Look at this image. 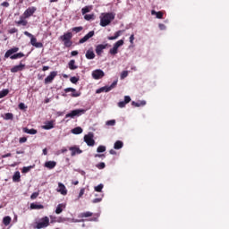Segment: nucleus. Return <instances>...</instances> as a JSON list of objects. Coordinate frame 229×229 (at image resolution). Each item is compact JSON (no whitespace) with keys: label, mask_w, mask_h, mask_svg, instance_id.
I'll list each match as a JSON object with an SVG mask.
<instances>
[{"label":"nucleus","mask_w":229,"mask_h":229,"mask_svg":"<svg viewBox=\"0 0 229 229\" xmlns=\"http://www.w3.org/2000/svg\"><path fill=\"white\" fill-rule=\"evenodd\" d=\"M114 19H115V13H102L100 16V26H102V28H105L110 25Z\"/></svg>","instance_id":"1"},{"label":"nucleus","mask_w":229,"mask_h":229,"mask_svg":"<svg viewBox=\"0 0 229 229\" xmlns=\"http://www.w3.org/2000/svg\"><path fill=\"white\" fill-rule=\"evenodd\" d=\"M19 51V47H13L6 51L4 54V58H11V60H17L19 58H22L24 56V54L22 52L17 53ZM14 54V55H13Z\"/></svg>","instance_id":"2"},{"label":"nucleus","mask_w":229,"mask_h":229,"mask_svg":"<svg viewBox=\"0 0 229 229\" xmlns=\"http://www.w3.org/2000/svg\"><path fill=\"white\" fill-rule=\"evenodd\" d=\"M61 40L64 42L65 47H71L72 46V41H71V38H72V33L67 32L64 33L63 36L60 37Z\"/></svg>","instance_id":"3"},{"label":"nucleus","mask_w":229,"mask_h":229,"mask_svg":"<svg viewBox=\"0 0 229 229\" xmlns=\"http://www.w3.org/2000/svg\"><path fill=\"white\" fill-rule=\"evenodd\" d=\"M85 112H87V110H85V109H75V110H72V112L68 113L65 115V119H69V117L71 119H74V117H80V115H83V114H85Z\"/></svg>","instance_id":"4"},{"label":"nucleus","mask_w":229,"mask_h":229,"mask_svg":"<svg viewBox=\"0 0 229 229\" xmlns=\"http://www.w3.org/2000/svg\"><path fill=\"white\" fill-rule=\"evenodd\" d=\"M117 86V81H114L110 86H104L96 90V94H101V92H110V90L115 89Z\"/></svg>","instance_id":"5"},{"label":"nucleus","mask_w":229,"mask_h":229,"mask_svg":"<svg viewBox=\"0 0 229 229\" xmlns=\"http://www.w3.org/2000/svg\"><path fill=\"white\" fill-rule=\"evenodd\" d=\"M47 226H49V217L45 216L40 219V222L37 223L35 228L42 229V228H47Z\"/></svg>","instance_id":"6"},{"label":"nucleus","mask_w":229,"mask_h":229,"mask_svg":"<svg viewBox=\"0 0 229 229\" xmlns=\"http://www.w3.org/2000/svg\"><path fill=\"white\" fill-rule=\"evenodd\" d=\"M93 80H101V78L105 77V72L101 69L94 70L91 73Z\"/></svg>","instance_id":"7"},{"label":"nucleus","mask_w":229,"mask_h":229,"mask_svg":"<svg viewBox=\"0 0 229 229\" xmlns=\"http://www.w3.org/2000/svg\"><path fill=\"white\" fill-rule=\"evenodd\" d=\"M84 142H86L88 146H94L96 144V141L94 140V134L89 132L88 135H85Z\"/></svg>","instance_id":"8"},{"label":"nucleus","mask_w":229,"mask_h":229,"mask_svg":"<svg viewBox=\"0 0 229 229\" xmlns=\"http://www.w3.org/2000/svg\"><path fill=\"white\" fill-rule=\"evenodd\" d=\"M58 75L57 72H51L50 74L45 79V84L53 83V80Z\"/></svg>","instance_id":"9"},{"label":"nucleus","mask_w":229,"mask_h":229,"mask_svg":"<svg viewBox=\"0 0 229 229\" xmlns=\"http://www.w3.org/2000/svg\"><path fill=\"white\" fill-rule=\"evenodd\" d=\"M69 150L72 152V157H76V155H81V153H83V150L80 149L77 146L70 147Z\"/></svg>","instance_id":"10"},{"label":"nucleus","mask_w":229,"mask_h":229,"mask_svg":"<svg viewBox=\"0 0 229 229\" xmlns=\"http://www.w3.org/2000/svg\"><path fill=\"white\" fill-rule=\"evenodd\" d=\"M56 191L57 192H60V194H62L63 196H67V188H65V185H64V183L59 182Z\"/></svg>","instance_id":"11"},{"label":"nucleus","mask_w":229,"mask_h":229,"mask_svg":"<svg viewBox=\"0 0 229 229\" xmlns=\"http://www.w3.org/2000/svg\"><path fill=\"white\" fill-rule=\"evenodd\" d=\"M94 36V30L89 31L88 34H86L82 38L80 39L79 44H85L87 40L89 38H92Z\"/></svg>","instance_id":"12"},{"label":"nucleus","mask_w":229,"mask_h":229,"mask_svg":"<svg viewBox=\"0 0 229 229\" xmlns=\"http://www.w3.org/2000/svg\"><path fill=\"white\" fill-rule=\"evenodd\" d=\"M24 67H26V64H22L21 63L19 65H15L11 69V72H19L21 71H24Z\"/></svg>","instance_id":"13"},{"label":"nucleus","mask_w":229,"mask_h":229,"mask_svg":"<svg viewBox=\"0 0 229 229\" xmlns=\"http://www.w3.org/2000/svg\"><path fill=\"white\" fill-rule=\"evenodd\" d=\"M108 47V44H106V45H98L96 47V53L97 55H101L103 53V49H106V47Z\"/></svg>","instance_id":"14"},{"label":"nucleus","mask_w":229,"mask_h":229,"mask_svg":"<svg viewBox=\"0 0 229 229\" xmlns=\"http://www.w3.org/2000/svg\"><path fill=\"white\" fill-rule=\"evenodd\" d=\"M36 11H37V9H36L35 7L28 8V9L24 12V15H25L26 18L31 17V15H33Z\"/></svg>","instance_id":"15"},{"label":"nucleus","mask_w":229,"mask_h":229,"mask_svg":"<svg viewBox=\"0 0 229 229\" xmlns=\"http://www.w3.org/2000/svg\"><path fill=\"white\" fill-rule=\"evenodd\" d=\"M86 58L88 60H94L96 58V54H94V51L89 49L86 52Z\"/></svg>","instance_id":"16"},{"label":"nucleus","mask_w":229,"mask_h":229,"mask_svg":"<svg viewBox=\"0 0 229 229\" xmlns=\"http://www.w3.org/2000/svg\"><path fill=\"white\" fill-rule=\"evenodd\" d=\"M45 167H47V169H55V167H56V162L55 161L46 162Z\"/></svg>","instance_id":"17"},{"label":"nucleus","mask_w":229,"mask_h":229,"mask_svg":"<svg viewBox=\"0 0 229 229\" xmlns=\"http://www.w3.org/2000/svg\"><path fill=\"white\" fill-rule=\"evenodd\" d=\"M42 128L43 130H53V128H55L53 121L47 122L45 125L42 126Z\"/></svg>","instance_id":"18"},{"label":"nucleus","mask_w":229,"mask_h":229,"mask_svg":"<svg viewBox=\"0 0 229 229\" xmlns=\"http://www.w3.org/2000/svg\"><path fill=\"white\" fill-rule=\"evenodd\" d=\"M30 208L31 210H42V208H44V206L41 204L31 203Z\"/></svg>","instance_id":"19"},{"label":"nucleus","mask_w":229,"mask_h":229,"mask_svg":"<svg viewBox=\"0 0 229 229\" xmlns=\"http://www.w3.org/2000/svg\"><path fill=\"white\" fill-rule=\"evenodd\" d=\"M121 35H123V30H118L114 33V36L108 37L107 38L108 40H117Z\"/></svg>","instance_id":"20"},{"label":"nucleus","mask_w":229,"mask_h":229,"mask_svg":"<svg viewBox=\"0 0 229 229\" xmlns=\"http://www.w3.org/2000/svg\"><path fill=\"white\" fill-rule=\"evenodd\" d=\"M64 208H65V204H58L55 208V214H62V212H64Z\"/></svg>","instance_id":"21"},{"label":"nucleus","mask_w":229,"mask_h":229,"mask_svg":"<svg viewBox=\"0 0 229 229\" xmlns=\"http://www.w3.org/2000/svg\"><path fill=\"white\" fill-rule=\"evenodd\" d=\"M145 105H146V100H140L139 102H135V101L131 102V106H132L139 107V106H145Z\"/></svg>","instance_id":"22"},{"label":"nucleus","mask_w":229,"mask_h":229,"mask_svg":"<svg viewBox=\"0 0 229 229\" xmlns=\"http://www.w3.org/2000/svg\"><path fill=\"white\" fill-rule=\"evenodd\" d=\"M75 64H76V61L74 60H71L68 63V67L69 69H71V71H75V69H78V66Z\"/></svg>","instance_id":"23"},{"label":"nucleus","mask_w":229,"mask_h":229,"mask_svg":"<svg viewBox=\"0 0 229 229\" xmlns=\"http://www.w3.org/2000/svg\"><path fill=\"white\" fill-rule=\"evenodd\" d=\"M24 133H28L29 135H37V130L35 129H28V128H23Z\"/></svg>","instance_id":"24"},{"label":"nucleus","mask_w":229,"mask_h":229,"mask_svg":"<svg viewBox=\"0 0 229 229\" xmlns=\"http://www.w3.org/2000/svg\"><path fill=\"white\" fill-rule=\"evenodd\" d=\"M13 182H21V172L17 171L13 176Z\"/></svg>","instance_id":"25"},{"label":"nucleus","mask_w":229,"mask_h":229,"mask_svg":"<svg viewBox=\"0 0 229 229\" xmlns=\"http://www.w3.org/2000/svg\"><path fill=\"white\" fill-rule=\"evenodd\" d=\"M72 133H73V135H80V133H83V129H81V127H75L72 130Z\"/></svg>","instance_id":"26"},{"label":"nucleus","mask_w":229,"mask_h":229,"mask_svg":"<svg viewBox=\"0 0 229 229\" xmlns=\"http://www.w3.org/2000/svg\"><path fill=\"white\" fill-rule=\"evenodd\" d=\"M92 216H93L92 212L87 211V212H84V213H81L79 215V217H92Z\"/></svg>","instance_id":"27"},{"label":"nucleus","mask_w":229,"mask_h":229,"mask_svg":"<svg viewBox=\"0 0 229 229\" xmlns=\"http://www.w3.org/2000/svg\"><path fill=\"white\" fill-rule=\"evenodd\" d=\"M3 223L4 225V226H8V225H10V223H12V217L10 216H4L3 219Z\"/></svg>","instance_id":"28"},{"label":"nucleus","mask_w":229,"mask_h":229,"mask_svg":"<svg viewBox=\"0 0 229 229\" xmlns=\"http://www.w3.org/2000/svg\"><path fill=\"white\" fill-rule=\"evenodd\" d=\"M123 141L117 140V141H115L114 148V149H121L123 148Z\"/></svg>","instance_id":"29"},{"label":"nucleus","mask_w":229,"mask_h":229,"mask_svg":"<svg viewBox=\"0 0 229 229\" xmlns=\"http://www.w3.org/2000/svg\"><path fill=\"white\" fill-rule=\"evenodd\" d=\"M4 119L5 121H13V114H12V113L5 114Z\"/></svg>","instance_id":"30"},{"label":"nucleus","mask_w":229,"mask_h":229,"mask_svg":"<svg viewBox=\"0 0 229 229\" xmlns=\"http://www.w3.org/2000/svg\"><path fill=\"white\" fill-rule=\"evenodd\" d=\"M10 90L8 89H3L2 91H0V99H2V98H6V96H8Z\"/></svg>","instance_id":"31"},{"label":"nucleus","mask_w":229,"mask_h":229,"mask_svg":"<svg viewBox=\"0 0 229 229\" xmlns=\"http://www.w3.org/2000/svg\"><path fill=\"white\" fill-rule=\"evenodd\" d=\"M105 151H106V147L103 145L98 146V148H97L98 153H105Z\"/></svg>","instance_id":"32"},{"label":"nucleus","mask_w":229,"mask_h":229,"mask_svg":"<svg viewBox=\"0 0 229 229\" xmlns=\"http://www.w3.org/2000/svg\"><path fill=\"white\" fill-rule=\"evenodd\" d=\"M118 49V47L114 46L113 48L109 50L110 55H117V53H119Z\"/></svg>","instance_id":"33"},{"label":"nucleus","mask_w":229,"mask_h":229,"mask_svg":"<svg viewBox=\"0 0 229 229\" xmlns=\"http://www.w3.org/2000/svg\"><path fill=\"white\" fill-rule=\"evenodd\" d=\"M123 45H124V40L120 39L116 43H114V46L116 47L119 49L121 47V46H123Z\"/></svg>","instance_id":"34"},{"label":"nucleus","mask_w":229,"mask_h":229,"mask_svg":"<svg viewBox=\"0 0 229 229\" xmlns=\"http://www.w3.org/2000/svg\"><path fill=\"white\" fill-rule=\"evenodd\" d=\"M90 6H85L84 8L81 9V13L82 15H85V13H89L90 12Z\"/></svg>","instance_id":"35"},{"label":"nucleus","mask_w":229,"mask_h":229,"mask_svg":"<svg viewBox=\"0 0 229 229\" xmlns=\"http://www.w3.org/2000/svg\"><path fill=\"white\" fill-rule=\"evenodd\" d=\"M104 185L102 183L98 184V186H95L96 192H101L103 191Z\"/></svg>","instance_id":"36"},{"label":"nucleus","mask_w":229,"mask_h":229,"mask_svg":"<svg viewBox=\"0 0 229 229\" xmlns=\"http://www.w3.org/2000/svg\"><path fill=\"white\" fill-rule=\"evenodd\" d=\"M128 74H129V72H128V71H123V72H122L121 76H120V79H121V80H124V78H128Z\"/></svg>","instance_id":"37"},{"label":"nucleus","mask_w":229,"mask_h":229,"mask_svg":"<svg viewBox=\"0 0 229 229\" xmlns=\"http://www.w3.org/2000/svg\"><path fill=\"white\" fill-rule=\"evenodd\" d=\"M96 167L98 169H105V167H106V165L104 162H101V163L97 164Z\"/></svg>","instance_id":"38"},{"label":"nucleus","mask_w":229,"mask_h":229,"mask_svg":"<svg viewBox=\"0 0 229 229\" xmlns=\"http://www.w3.org/2000/svg\"><path fill=\"white\" fill-rule=\"evenodd\" d=\"M70 218H65V217H58L56 222L57 223H65V221H69Z\"/></svg>","instance_id":"39"},{"label":"nucleus","mask_w":229,"mask_h":229,"mask_svg":"<svg viewBox=\"0 0 229 229\" xmlns=\"http://www.w3.org/2000/svg\"><path fill=\"white\" fill-rule=\"evenodd\" d=\"M106 126H115V120H109L106 123Z\"/></svg>","instance_id":"40"},{"label":"nucleus","mask_w":229,"mask_h":229,"mask_svg":"<svg viewBox=\"0 0 229 229\" xmlns=\"http://www.w3.org/2000/svg\"><path fill=\"white\" fill-rule=\"evenodd\" d=\"M32 168L33 166H24L22 168V173H30V171H31Z\"/></svg>","instance_id":"41"},{"label":"nucleus","mask_w":229,"mask_h":229,"mask_svg":"<svg viewBox=\"0 0 229 229\" xmlns=\"http://www.w3.org/2000/svg\"><path fill=\"white\" fill-rule=\"evenodd\" d=\"M84 19H85L86 21H91V19H94V14H86V15L84 16Z\"/></svg>","instance_id":"42"},{"label":"nucleus","mask_w":229,"mask_h":229,"mask_svg":"<svg viewBox=\"0 0 229 229\" xmlns=\"http://www.w3.org/2000/svg\"><path fill=\"white\" fill-rule=\"evenodd\" d=\"M71 96L72 98H80V96H81V93L75 91V92H72Z\"/></svg>","instance_id":"43"},{"label":"nucleus","mask_w":229,"mask_h":229,"mask_svg":"<svg viewBox=\"0 0 229 229\" xmlns=\"http://www.w3.org/2000/svg\"><path fill=\"white\" fill-rule=\"evenodd\" d=\"M83 30V27H74L72 29V31H75V33H80Z\"/></svg>","instance_id":"44"},{"label":"nucleus","mask_w":229,"mask_h":229,"mask_svg":"<svg viewBox=\"0 0 229 229\" xmlns=\"http://www.w3.org/2000/svg\"><path fill=\"white\" fill-rule=\"evenodd\" d=\"M70 81H72V83L76 84V83H78V81H80V79L77 78V77H72L70 79Z\"/></svg>","instance_id":"45"},{"label":"nucleus","mask_w":229,"mask_h":229,"mask_svg":"<svg viewBox=\"0 0 229 229\" xmlns=\"http://www.w3.org/2000/svg\"><path fill=\"white\" fill-rule=\"evenodd\" d=\"M72 223H83L85 221V219H81V220H78V219H74V218H70V220Z\"/></svg>","instance_id":"46"},{"label":"nucleus","mask_w":229,"mask_h":229,"mask_svg":"<svg viewBox=\"0 0 229 229\" xmlns=\"http://www.w3.org/2000/svg\"><path fill=\"white\" fill-rule=\"evenodd\" d=\"M17 24L19 25L21 24V26H26V24H28V21L24 20H20L19 21H17Z\"/></svg>","instance_id":"47"},{"label":"nucleus","mask_w":229,"mask_h":229,"mask_svg":"<svg viewBox=\"0 0 229 229\" xmlns=\"http://www.w3.org/2000/svg\"><path fill=\"white\" fill-rule=\"evenodd\" d=\"M19 108H20V110H26V108H28V107L26 106V105L24 103H20Z\"/></svg>","instance_id":"48"},{"label":"nucleus","mask_w":229,"mask_h":229,"mask_svg":"<svg viewBox=\"0 0 229 229\" xmlns=\"http://www.w3.org/2000/svg\"><path fill=\"white\" fill-rule=\"evenodd\" d=\"M64 92H76V89L74 88H66Z\"/></svg>","instance_id":"49"},{"label":"nucleus","mask_w":229,"mask_h":229,"mask_svg":"<svg viewBox=\"0 0 229 229\" xmlns=\"http://www.w3.org/2000/svg\"><path fill=\"white\" fill-rule=\"evenodd\" d=\"M36 43H37V38H35V37L30 38L31 46H35Z\"/></svg>","instance_id":"50"},{"label":"nucleus","mask_w":229,"mask_h":229,"mask_svg":"<svg viewBox=\"0 0 229 229\" xmlns=\"http://www.w3.org/2000/svg\"><path fill=\"white\" fill-rule=\"evenodd\" d=\"M38 198V192H34L30 196V199H37Z\"/></svg>","instance_id":"51"},{"label":"nucleus","mask_w":229,"mask_h":229,"mask_svg":"<svg viewBox=\"0 0 229 229\" xmlns=\"http://www.w3.org/2000/svg\"><path fill=\"white\" fill-rule=\"evenodd\" d=\"M118 106H119V108H124V106H126V102H124V101L119 102Z\"/></svg>","instance_id":"52"},{"label":"nucleus","mask_w":229,"mask_h":229,"mask_svg":"<svg viewBox=\"0 0 229 229\" xmlns=\"http://www.w3.org/2000/svg\"><path fill=\"white\" fill-rule=\"evenodd\" d=\"M103 201V198H97L92 200V203H101Z\"/></svg>","instance_id":"53"},{"label":"nucleus","mask_w":229,"mask_h":229,"mask_svg":"<svg viewBox=\"0 0 229 229\" xmlns=\"http://www.w3.org/2000/svg\"><path fill=\"white\" fill-rule=\"evenodd\" d=\"M156 17L157 19H162V17H164V13H162V12H157L156 13Z\"/></svg>","instance_id":"54"},{"label":"nucleus","mask_w":229,"mask_h":229,"mask_svg":"<svg viewBox=\"0 0 229 229\" xmlns=\"http://www.w3.org/2000/svg\"><path fill=\"white\" fill-rule=\"evenodd\" d=\"M130 101H131V98H130V96H125L123 102H125V104L128 105V103H130Z\"/></svg>","instance_id":"55"},{"label":"nucleus","mask_w":229,"mask_h":229,"mask_svg":"<svg viewBox=\"0 0 229 229\" xmlns=\"http://www.w3.org/2000/svg\"><path fill=\"white\" fill-rule=\"evenodd\" d=\"M27 140H28V138L22 137V138H20L19 142L20 144H24V142H27Z\"/></svg>","instance_id":"56"},{"label":"nucleus","mask_w":229,"mask_h":229,"mask_svg":"<svg viewBox=\"0 0 229 229\" xmlns=\"http://www.w3.org/2000/svg\"><path fill=\"white\" fill-rule=\"evenodd\" d=\"M34 47H38V48H40V47H44V45L40 42H37L35 45H34Z\"/></svg>","instance_id":"57"},{"label":"nucleus","mask_w":229,"mask_h":229,"mask_svg":"<svg viewBox=\"0 0 229 229\" xmlns=\"http://www.w3.org/2000/svg\"><path fill=\"white\" fill-rule=\"evenodd\" d=\"M95 158H105V154H95Z\"/></svg>","instance_id":"58"},{"label":"nucleus","mask_w":229,"mask_h":229,"mask_svg":"<svg viewBox=\"0 0 229 229\" xmlns=\"http://www.w3.org/2000/svg\"><path fill=\"white\" fill-rule=\"evenodd\" d=\"M85 194V188L81 189L80 193H79V198H81Z\"/></svg>","instance_id":"59"},{"label":"nucleus","mask_w":229,"mask_h":229,"mask_svg":"<svg viewBox=\"0 0 229 229\" xmlns=\"http://www.w3.org/2000/svg\"><path fill=\"white\" fill-rule=\"evenodd\" d=\"M9 33H11V35H13V33H17V29L13 28V29L9 30Z\"/></svg>","instance_id":"60"},{"label":"nucleus","mask_w":229,"mask_h":229,"mask_svg":"<svg viewBox=\"0 0 229 229\" xmlns=\"http://www.w3.org/2000/svg\"><path fill=\"white\" fill-rule=\"evenodd\" d=\"M1 6H4V8H8V6H10V4L8 2H4L1 4Z\"/></svg>","instance_id":"61"},{"label":"nucleus","mask_w":229,"mask_h":229,"mask_svg":"<svg viewBox=\"0 0 229 229\" xmlns=\"http://www.w3.org/2000/svg\"><path fill=\"white\" fill-rule=\"evenodd\" d=\"M133 40H135V35L134 34H131V37H130V42L131 44H133Z\"/></svg>","instance_id":"62"},{"label":"nucleus","mask_w":229,"mask_h":229,"mask_svg":"<svg viewBox=\"0 0 229 229\" xmlns=\"http://www.w3.org/2000/svg\"><path fill=\"white\" fill-rule=\"evenodd\" d=\"M24 35H26V37H29L30 38H33V35L31 33L28 32V31H25Z\"/></svg>","instance_id":"63"},{"label":"nucleus","mask_w":229,"mask_h":229,"mask_svg":"<svg viewBox=\"0 0 229 229\" xmlns=\"http://www.w3.org/2000/svg\"><path fill=\"white\" fill-rule=\"evenodd\" d=\"M159 29L161 30H165V26L163 24V23H159Z\"/></svg>","instance_id":"64"}]
</instances>
